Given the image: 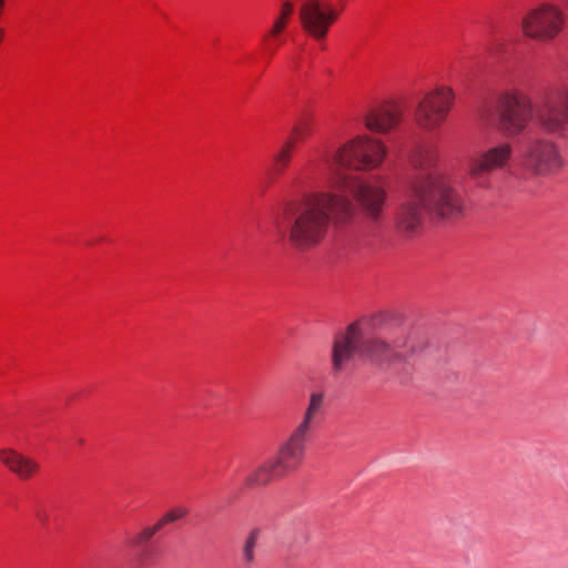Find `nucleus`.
I'll return each instance as SVG.
<instances>
[{"label":"nucleus","mask_w":568,"mask_h":568,"mask_svg":"<svg viewBox=\"0 0 568 568\" xmlns=\"http://www.w3.org/2000/svg\"><path fill=\"white\" fill-rule=\"evenodd\" d=\"M0 463L21 480H29L40 471V464L12 447L0 448Z\"/></svg>","instance_id":"dca6fc26"},{"label":"nucleus","mask_w":568,"mask_h":568,"mask_svg":"<svg viewBox=\"0 0 568 568\" xmlns=\"http://www.w3.org/2000/svg\"><path fill=\"white\" fill-rule=\"evenodd\" d=\"M535 121L544 136L566 139L568 136V90L556 88L549 91L536 108Z\"/></svg>","instance_id":"423d86ee"},{"label":"nucleus","mask_w":568,"mask_h":568,"mask_svg":"<svg viewBox=\"0 0 568 568\" xmlns=\"http://www.w3.org/2000/svg\"><path fill=\"white\" fill-rule=\"evenodd\" d=\"M355 354H361V333L358 325L353 323L334 337L331 355L332 374H342Z\"/></svg>","instance_id":"4468645a"},{"label":"nucleus","mask_w":568,"mask_h":568,"mask_svg":"<svg viewBox=\"0 0 568 568\" xmlns=\"http://www.w3.org/2000/svg\"><path fill=\"white\" fill-rule=\"evenodd\" d=\"M353 215V204L342 193L314 192L286 202L275 217V225L288 243L305 253L327 236L331 222L343 224Z\"/></svg>","instance_id":"f03ea898"},{"label":"nucleus","mask_w":568,"mask_h":568,"mask_svg":"<svg viewBox=\"0 0 568 568\" xmlns=\"http://www.w3.org/2000/svg\"><path fill=\"white\" fill-rule=\"evenodd\" d=\"M338 13L322 0H303L300 18L304 30L315 40H323Z\"/></svg>","instance_id":"ddd939ff"},{"label":"nucleus","mask_w":568,"mask_h":568,"mask_svg":"<svg viewBox=\"0 0 568 568\" xmlns=\"http://www.w3.org/2000/svg\"><path fill=\"white\" fill-rule=\"evenodd\" d=\"M332 183L341 191H349L361 205L372 225H377L383 217L386 192L383 186L368 181H357L346 173L332 178Z\"/></svg>","instance_id":"0eeeda50"},{"label":"nucleus","mask_w":568,"mask_h":568,"mask_svg":"<svg viewBox=\"0 0 568 568\" xmlns=\"http://www.w3.org/2000/svg\"><path fill=\"white\" fill-rule=\"evenodd\" d=\"M525 166L535 175L549 176L560 171L565 160L554 139L530 136L523 150Z\"/></svg>","instance_id":"6e6552de"},{"label":"nucleus","mask_w":568,"mask_h":568,"mask_svg":"<svg viewBox=\"0 0 568 568\" xmlns=\"http://www.w3.org/2000/svg\"><path fill=\"white\" fill-rule=\"evenodd\" d=\"M160 530V525H158L156 523L152 526H145L138 534H135V536L131 539L130 545L132 547L148 546V542Z\"/></svg>","instance_id":"4be33fe9"},{"label":"nucleus","mask_w":568,"mask_h":568,"mask_svg":"<svg viewBox=\"0 0 568 568\" xmlns=\"http://www.w3.org/2000/svg\"><path fill=\"white\" fill-rule=\"evenodd\" d=\"M437 161V151L432 145H422L415 151L412 158L414 173L408 180L406 199L395 215L398 232H417L423 223V210L447 220L464 215L465 205Z\"/></svg>","instance_id":"f257e3e1"},{"label":"nucleus","mask_w":568,"mask_h":568,"mask_svg":"<svg viewBox=\"0 0 568 568\" xmlns=\"http://www.w3.org/2000/svg\"><path fill=\"white\" fill-rule=\"evenodd\" d=\"M564 26L565 14L562 10L550 3L530 9L520 21L524 36L538 42L554 40L561 32Z\"/></svg>","instance_id":"1a4fd4ad"},{"label":"nucleus","mask_w":568,"mask_h":568,"mask_svg":"<svg viewBox=\"0 0 568 568\" xmlns=\"http://www.w3.org/2000/svg\"><path fill=\"white\" fill-rule=\"evenodd\" d=\"M293 149V140H286L281 150L274 155V173L281 174L288 166Z\"/></svg>","instance_id":"412c9836"},{"label":"nucleus","mask_w":568,"mask_h":568,"mask_svg":"<svg viewBox=\"0 0 568 568\" xmlns=\"http://www.w3.org/2000/svg\"><path fill=\"white\" fill-rule=\"evenodd\" d=\"M454 98L453 90L447 87H440L426 93L415 111L417 124L425 130L438 128L446 120Z\"/></svg>","instance_id":"9b49d317"},{"label":"nucleus","mask_w":568,"mask_h":568,"mask_svg":"<svg viewBox=\"0 0 568 568\" xmlns=\"http://www.w3.org/2000/svg\"><path fill=\"white\" fill-rule=\"evenodd\" d=\"M313 133V120L308 115H303L294 123L291 135L287 140H293V145L303 143Z\"/></svg>","instance_id":"6ab92c4d"},{"label":"nucleus","mask_w":568,"mask_h":568,"mask_svg":"<svg viewBox=\"0 0 568 568\" xmlns=\"http://www.w3.org/2000/svg\"><path fill=\"white\" fill-rule=\"evenodd\" d=\"M311 434L297 427L281 443L274 457L252 470L245 478L248 487L265 486L276 478L296 471L303 464Z\"/></svg>","instance_id":"7ed1b4c3"},{"label":"nucleus","mask_w":568,"mask_h":568,"mask_svg":"<svg viewBox=\"0 0 568 568\" xmlns=\"http://www.w3.org/2000/svg\"><path fill=\"white\" fill-rule=\"evenodd\" d=\"M326 394L324 390H313L308 395L307 405L301 422L295 426L303 432L312 434L313 428L318 424L325 413Z\"/></svg>","instance_id":"f3484780"},{"label":"nucleus","mask_w":568,"mask_h":568,"mask_svg":"<svg viewBox=\"0 0 568 568\" xmlns=\"http://www.w3.org/2000/svg\"><path fill=\"white\" fill-rule=\"evenodd\" d=\"M536 109L530 95L518 89L501 93L495 106L496 128L506 136L521 134L535 118Z\"/></svg>","instance_id":"39448f33"},{"label":"nucleus","mask_w":568,"mask_h":568,"mask_svg":"<svg viewBox=\"0 0 568 568\" xmlns=\"http://www.w3.org/2000/svg\"><path fill=\"white\" fill-rule=\"evenodd\" d=\"M404 106L397 101H386L369 108L363 115L367 130L376 133H387L402 121Z\"/></svg>","instance_id":"2eb2a0df"},{"label":"nucleus","mask_w":568,"mask_h":568,"mask_svg":"<svg viewBox=\"0 0 568 568\" xmlns=\"http://www.w3.org/2000/svg\"><path fill=\"white\" fill-rule=\"evenodd\" d=\"M294 6L291 1H285L282 4L278 16L275 18L273 26L268 33L265 36V40L272 38L277 39L286 28L288 20L293 13Z\"/></svg>","instance_id":"a211bd4d"},{"label":"nucleus","mask_w":568,"mask_h":568,"mask_svg":"<svg viewBox=\"0 0 568 568\" xmlns=\"http://www.w3.org/2000/svg\"><path fill=\"white\" fill-rule=\"evenodd\" d=\"M386 146L375 138L357 135L345 143L333 156L326 161V165L333 178H337L342 170H372L377 168L384 160Z\"/></svg>","instance_id":"20e7f679"},{"label":"nucleus","mask_w":568,"mask_h":568,"mask_svg":"<svg viewBox=\"0 0 568 568\" xmlns=\"http://www.w3.org/2000/svg\"><path fill=\"white\" fill-rule=\"evenodd\" d=\"M140 551L138 554V561L141 565H149L152 561V551L148 546L140 547Z\"/></svg>","instance_id":"b1692460"},{"label":"nucleus","mask_w":568,"mask_h":568,"mask_svg":"<svg viewBox=\"0 0 568 568\" xmlns=\"http://www.w3.org/2000/svg\"><path fill=\"white\" fill-rule=\"evenodd\" d=\"M38 517L40 520H44V517H42L40 514H38Z\"/></svg>","instance_id":"393cba45"},{"label":"nucleus","mask_w":568,"mask_h":568,"mask_svg":"<svg viewBox=\"0 0 568 568\" xmlns=\"http://www.w3.org/2000/svg\"><path fill=\"white\" fill-rule=\"evenodd\" d=\"M189 514V509L184 506H175L168 510L158 521L156 524L160 525V529H162L164 526L173 524L178 520H181L185 518Z\"/></svg>","instance_id":"5701e85b"},{"label":"nucleus","mask_w":568,"mask_h":568,"mask_svg":"<svg viewBox=\"0 0 568 568\" xmlns=\"http://www.w3.org/2000/svg\"><path fill=\"white\" fill-rule=\"evenodd\" d=\"M417 352L415 338L405 332L400 336H388L387 339L371 337L361 338V355L369 356L376 362L405 359L407 354Z\"/></svg>","instance_id":"f8f14e48"},{"label":"nucleus","mask_w":568,"mask_h":568,"mask_svg":"<svg viewBox=\"0 0 568 568\" xmlns=\"http://www.w3.org/2000/svg\"><path fill=\"white\" fill-rule=\"evenodd\" d=\"M260 536L261 530L258 528H254L248 532L244 540L242 557L246 567H250L255 562V549L257 547Z\"/></svg>","instance_id":"aec40b11"},{"label":"nucleus","mask_w":568,"mask_h":568,"mask_svg":"<svg viewBox=\"0 0 568 568\" xmlns=\"http://www.w3.org/2000/svg\"><path fill=\"white\" fill-rule=\"evenodd\" d=\"M513 146L501 142L467 160L466 170L469 178L479 187H488L494 171H505L513 159Z\"/></svg>","instance_id":"9d476101"}]
</instances>
